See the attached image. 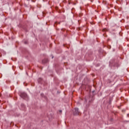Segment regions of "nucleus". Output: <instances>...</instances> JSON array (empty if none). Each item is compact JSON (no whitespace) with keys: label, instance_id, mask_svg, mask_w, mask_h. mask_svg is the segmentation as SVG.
Returning a JSON list of instances; mask_svg holds the SVG:
<instances>
[{"label":"nucleus","instance_id":"5","mask_svg":"<svg viewBox=\"0 0 129 129\" xmlns=\"http://www.w3.org/2000/svg\"><path fill=\"white\" fill-rule=\"evenodd\" d=\"M21 106L22 107H23V108H25V105L24 104H21Z\"/></svg>","mask_w":129,"mask_h":129},{"label":"nucleus","instance_id":"6","mask_svg":"<svg viewBox=\"0 0 129 129\" xmlns=\"http://www.w3.org/2000/svg\"><path fill=\"white\" fill-rule=\"evenodd\" d=\"M103 32L105 31H107V30L106 29H104L103 30Z\"/></svg>","mask_w":129,"mask_h":129},{"label":"nucleus","instance_id":"2","mask_svg":"<svg viewBox=\"0 0 129 129\" xmlns=\"http://www.w3.org/2000/svg\"><path fill=\"white\" fill-rule=\"evenodd\" d=\"M20 96L22 97V98H23L24 99H28V96L27 95V94H26V93H21Z\"/></svg>","mask_w":129,"mask_h":129},{"label":"nucleus","instance_id":"9","mask_svg":"<svg viewBox=\"0 0 129 129\" xmlns=\"http://www.w3.org/2000/svg\"><path fill=\"white\" fill-rule=\"evenodd\" d=\"M52 58H54V56H52Z\"/></svg>","mask_w":129,"mask_h":129},{"label":"nucleus","instance_id":"7","mask_svg":"<svg viewBox=\"0 0 129 129\" xmlns=\"http://www.w3.org/2000/svg\"><path fill=\"white\" fill-rule=\"evenodd\" d=\"M60 112H62V110H59Z\"/></svg>","mask_w":129,"mask_h":129},{"label":"nucleus","instance_id":"4","mask_svg":"<svg viewBox=\"0 0 129 129\" xmlns=\"http://www.w3.org/2000/svg\"><path fill=\"white\" fill-rule=\"evenodd\" d=\"M41 80H42V78H39V79H38V82L40 83V82H41Z\"/></svg>","mask_w":129,"mask_h":129},{"label":"nucleus","instance_id":"8","mask_svg":"<svg viewBox=\"0 0 129 129\" xmlns=\"http://www.w3.org/2000/svg\"><path fill=\"white\" fill-rule=\"evenodd\" d=\"M25 44H27V42H25Z\"/></svg>","mask_w":129,"mask_h":129},{"label":"nucleus","instance_id":"3","mask_svg":"<svg viewBox=\"0 0 129 129\" xmlns=\"http://www.w3.org/2000/svg\"><path fill=\"white\" fill-rule=\"evenodd\" d=\"M47 61L48 60L47 59H44L42 60V63H47Z\"/></svg>","mask_w":129,"mask_h":129},{"label":"nucleus","instance_id":"1","mask_svg":"<svg viewBox=\"0 0 129 129\" xmlns=\"http://www.w3.org/2000/svg\"><path fill=\"white\" fill-rule=\"evenodd\" d=\"M74 115H80V111H79V109L77 108H75L73 110Z\"/></svg>","mask_w":129,"mask_h":129}]
</instances>
